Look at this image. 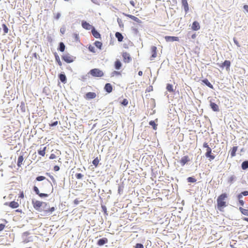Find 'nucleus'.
I'll return each mask as SVG.
<instances>
[{"mask_svg":"<svg viewBox=\"0 0 248 248\" xmlns=\"http://www.w3.org/2000/svg\"><path fill=\"white\" fill-rule=\"evenodd\" d=\"M5 225L3 224H0V232L2 231L5 228Z\"/></svg>","mask_w":248,"mask_h":248,"instance_id":"nucleus-53","label":"nucleus"},{"mask_svg":"<svg viewBox=\"0 0 248 248\" xmlns=\"http://www.w3.org/2000/svg\"><path fill=\"white\" fill-rule=\"evenodd\" d=\"M187 181L188 182L195 183L196 182V179L192 177H189L187 178Z\"/></svg>","mask_w":248,"mask_h":248,"instance_id":"nucleus-37","label":"nucleus"},{"mask_svg":"<svg viewBox=\"0 0 248 248\" xmlns=\"http://www.w3.org/2000/svg\"><path fill=\"white\" fill-rule=\"evenodd\" d=\"M43 203V202L39 201H32L34 208L38 211H40V207L42 206Z\"/></svg>","mask_w":248,"mask_h":248,"instance_id":"nucleus-5","label":"nucleus"},{"mask_svg":"<svg viewBox=\"0 0 248 248\" xmlns=\"http://www.w3.org/2000/svg\"><path fill=\"white\" fill-rule=\"evenodd\" d=\"M59 78L62 82L64 83L66 82V78L65 75L62 74H60L59 75Z\"/></svg>","mask_w":248,"mask_h":248,"instance_id":"nucleus-28","label":"nucleus"},{"mask_svg":"<svg viewBox=\"0 0 248 248\" xmlns=\"http://www.w3.org/2000/svg\"><path fill=\"white\" fill-rule=\"evenodd\" d=\"M210 107L212 108V109L215 111H217L219 110L218 106L215 103L211 102Z\"/></svg>","mask_w":248,"mask_h":248,"instance_id":"nucleus-20","label":"nucleus"},{"mask_svg":"<svg viewBox=\"0 0 248 248\" xmlns=\"http://www.w3.org/2000/svg\"><path fill=\"white\" fill-rule=\"evenodd\" d=\"M165 39L167 42H173L179 41V38L178 37L175 36H166L165 37Z\"/></svg>","mask_w":248,"mask_h":248,"instance_id":"nucleus-12","label":"nucleus"},{"mask_svg":"<svg viewBox=\"0 0 248 248\" xmlns=\"http://www.w3.org/2000/svg\"><path fill=\"white\" fill-rule=\"evenodd\" d=\"M94 45L99 49H101L102 46V44L101 42L99 41H95L94 43Z\"/></svg>","mask_w":248,"mask_h":248,"instance_id":"nucleus-34","label":"nucleus"},{"mask_svg":"<svg viewBox=\"0 0 248 248\" xmlns=\"http://www.w3.org/2000/svg\"><path fill=\"white\" fill-rule=\"evenodd\" d=\"M46 174L47 175H48L49 176V177L50 178V179L52 180V182H53V183L55 184H56V180L55 179V178H54V177L52 175H50L49 173H46Z\"/></svg>","mask_w":248,"mask_h":248,"instance_id":"nucleus-46","label":"nucleus"},{"mask_svg":"<svg viewBox=\"0 0 248 248\" xmlns=\"http://www.w3.org/2000/svg\"><path fill=\"white\" fill-rule=\"evenodd\" d=\"M242 168L243 170H246L248 168V161H245L242 163Z\"/></svg>","mask_w":248,"mask_h":248,"instance_id":"nucleus-32","label":"nucleus"},{"mask_svg":"<svg viewBox=\"0 0 248 248\" xmlns=\"http://www.w3.org/2000/svg\"><path fill=\"white\" fill-rule=\"evenodd\" d=\"M135 248H144V247L142 244L140 243H138L135 245Z\"/></svg>","mask_w":248,"mask_h":248,"instance_id":"nucleus-45","label":"nucleus"},{"mask_svg":"<svg viewBox=\"0 0 248 248\" xmlns=\"http://www.w3.org/2000/svg\"><path fill=\"white\" fill-rule=\"evenodd\" d=\"M56 155H55V154H51L50 155V156H49V158H50V159H55V158H56Z\"/></svg>","mask_w":248,"mask_h":248,"instance_id":"nucleus-52","label":"nucleus"},{"mask_svg":"<svg viewBox=\"0 0 248 248\" xmlns=\"http://www.w3.org/2000/svg\"><path fill=\"white\" fill-rule=\"evenodd\" d=\"M53 169L55 171H57L59 170L60 167L58 166H55Z\"/></svg>","mask_w":248,"mask_h":248,"instance_id":"nucleus-55","label":"nucleus"},{"mask_svg":"<svg viewBox=\"0 0 248 248\" xmlns=\"http://www.w3.org/2000/svg\"><path fill=\"white\" fill-rule=\"evenodd\" d=\"M2 28H3L4 32L5 33H8V28H7L6 25L5 24H3L2 25Z\"/></svg>","mask_w":248,"mask_h":248,"instance_id":"nucleus-38","label":"nucleus"},{"mask_svg":"<svg viewBox=\"0 0 248 248\" xmlns=\"http://www.w3.org/2000/svg\"><path fill=\"white\" fill-rule=\"evenodd\" d=\"M244 9L247 12H248V5H245L244 6Z\"/></svg>","mask_w":248,"mask_h":248,"instance_id":"nucleus-61","label":"nucleus"},{"mask_svg":"<svg viewBox=\"0 0 248 248\" xmlns=\"http://www.w3.org/2000/svg\"><path fill=\"white\" fill-rule=\"evenodd\" d=\"M55 210V208L54 207H51L49 208L48 210H46L44 211L45 214L46 215H49L50 214L52 213L53 212H54Z\"/></svg>","mask_w":248,"mask_h":248,"instance_id":"nucleus-24","label":"nucleus"},{"mask_svg":"<svg viewBox=\"0 0 248 248\" xmlns=\"http://www.w3.org/2000/svg\"><path fill=\"white\" fill-rule=\"evenodd\" d=\"M46 147H45L43 148V149H40V150H38V154L42 156H45L46 154Z\"/></svg>","mask_w":248,"mask_h":248,"instance_id":"nucleus-26","label":"nucleus"},{"mask_svg":"<svg viewBox=\"0 0 248 248\" xmlns=\"http://www.w3.org/2000/svg\"><path fill=\"white\" fill-rule=\"evenodd\" d=\"M191 28L193 31L199 30L200 29V25L199 22L196 21H194L192 23Z\"/></svg>","mask_w":248,"mask_h":248,"instance_id":"nucleus-15","label":"nucleus"},{"mask_svg":"<svg viewBox=\"0 0 248 248\" xmlns=\"http://www.w3.org/2000/svg\"><path fill=\"white\" fill-rule=\"evenodd\" d=\"M92 33L93 35L96 38H100L101 35L94 28H93L92 30Z\"/></svg>","mask_w":248,"mask_h":248,"instance_id":"nucleus-18","label":"nucleus"},{"mask_svg":"<svg viewBox=\"0 0 248 248\" xmlns=\"http://www.w3.org/2000/svg\"><path fill=\"white\" fill-rule=\"evenodd\" d=\"M81 25L83 28L87 30H92L93 28H94L93 26L84 20L82 21Z\"/></svg>","mask_w":248,"mask_h":248,"instance_id":"nucleus-7","label":"nucleus"},{"mask_svg":"<svg viewBox=\"0 0 248 248\" xmlns=\"http://www.w3.org/2000/svg\"><path fill=\"white\" fill-rule=\"evenodd\" d=\"M234 42L237 45V46H238V47L240 46V45H239L238 42L236 40H235V39H234Z\"/></svg>","mask_w":248,"mask_h":248,"instance_id":"nucleus-63","label":"nucleus"},{"mask_svg":"<svg viewBox=\"0 0 248 248\" xmlns=\"http://www.w3.org/2000/svg\"><path fill=\"white\" fill-rule=\"evenodd\" d=\"M88 49L92 52H93V53L95 52L94 47L92 45H90L89 46Z\"/></svg>","mask_w":248,"mask_h":248,"instance_id":"nucleus-40","label":"nucleus"},{"mask_svg":"<svg viewBox=\"0 0 248 248\" xmlns=\"http://www.w3.org/2000/svg\"><path fill=\"white\" fill-rule=\"evenodd\" d=\"M166 89L169 92L172 93L173 92V86L170 84H167Z\"/></svg>","mask_w":248,"mask_h":248,"instance_id":"nucleus-31","label":"nucleus"},{"mask_svg":"<svg viewBox=\"0 0 248 248\" xmlns=\"http://www.w3.org/2000/svg\"><path fill=\"white\" fill-rule=\"evenodd\" d=\"M203 146L206 148V152L205 154L206 157L209 158L210 161L214 159L215 156L214 155H212V149L209 146L208 143L207 142H204L203 144Z\"/></svg>","mask_w":248,"mask_h":248,"instance_id":"nucleus-2","label":"nucleus"},{"mask_svg":"<svg viewBox=\"0 0 248 248\" xmlns=\"http://www.w3.org/2000/svg\"><path fill=\"white\" fill-rule=\"evenodd\" d=\"M89 73L93 77L98 78L102 77L104 75V72L98 68H94L91 70L89 72Z\"/></svg>","mask_w":248,"mask_h":248,"instance_id":"nucleus-3","label":"nucleus"},{"mask_svg":"<svg viewBox=\"0 0 248 248\" xmlns=\"http://www.w3.org/2000/svg\"><path fill=\"white\" fill-rule=\"evenodd\" d=\"M117 22L118 23V24H119L120 26L121 25V24H122V20L121 19L119 18H117Z\"/></svg>","mask_w":248,"mask_h":248,"instance_id":"nucleus-57","label":"nucleus"},{"mask_svg":"<svg viewBox=\"0 0 248 248\" xmlns=\"http://www.w3.org/2000/svg\"><path fill=\"white\" fill-rule=\"evenodd\" d=\"M190 161V159L188 155H185L182 157L181 160H180V163L181 165L183 166L186 163Z\"/></svg>","mask_w":248,"mask_h":248,"instance_id":"nucleus-11","label":"nucleus"},{"mask_svg":"<svg viewBox=\"0 0 248 248\" xmlns=\"http://www.w3.org/2000/svg\"><path fill=\"white\" fill-rule=\"evenodd\" d=\"M235 177L233 175H232L229 178V180H228V182L230 183H232L233 182V181L235 180Z\"/></svg>","mask_w":248,"mask_h":248,"instance_id":"nucleus-39","label":"nucleus"},{"mask_svg":"<svg viewBox=\"0 0 248 248\" xmlns=\"http://www.w3.org/2000/svg\"><path fill=\"white\" fill-rule=\"evenodd\" d=\"M61 16V14L60 13H57L56 15L55 18L57 19H58Z\"/></svg>","mask_w":248,"mask_h":248,"instance_id":"nucleus-59","label":"nucleus"},{"mask_svg":"<svg viewBox=\"0 0 248 248\" xmlns=\"http://www.w3.org/2000/svg\"><path fill=\"white\" fill-rule=\"evenodd\" d=\"M237 150V146H234L232 147V148L231 150V155L232 157L234 156L235 155L236 152Z\"/></svg>","mask_w":248,"mask_h":248,"instance_id":"nucleus-27","label":"nucleus"},{"mask_svg":"<svg viewBox=\"0 0 248 248\" xmlns=\"http://www.w3.org/2000/svg\"><path fill=\"white\" fill-rule=\"evenodd\" d=\"M239 209L242 214L248 216V209H244L242 207H239Z\"/></svg>","mask_w":248,"mask_h":248,"instance_id":"nucleus-29","label":"nucleus"},{"mask_svg":"<svg viewBox=\"0 0 248 248\" xmlns=\"http://www.w3.org/2000/svg\"><path fill=\"white\" fill-rule=\"evenodd\" d=\"M239 200V202L241 206H244V202L241 200V199H238Z\"/></svg>","mask_w":248,"mask_h":248,"instance_id":"nucleus-54","label":"nucleus"},{"mask_svg":"<svg viewBox=\"0 0 248 248\" xmlns=\"http://www.w3.org/2000/svg\"><path fill=\"white\" fill-rule=\"evenodd\" d=\"M58 124V121H55V122H53L52 124H49V126H56V125H57Z\"/></svg>","mask_w":248,"mask_h":248,"instance_id":"nucleus-51","label":"nucleus"},{"mask_svg":"<svg viewBox=\"0 0 248 248\" xmlns=\"http://www.w3.org/2000/svg\"><path fill=\"white\" fill-rule=\"evenodd\" d=\"M202 82L206 84L208 87H209L211 89H213V86L212 84L208 81L207 78H205L202 80Z\"/></svg>","mask_w":248,"mask_h":248,"instance_id":"nucleus-22","label":"nucleus"},{"mask_svg":"<svg viewBox=\"0 0 248 248\" xmlns=\"http://www.w3.org/2000/svg\"><path fill=\"white\" fill-rule=\"evenodd\" d=\"M99 162V159L98 158V157H96L93 161V165L95 166V167H97L98 166Z\"/></svg>","mask_w":248,"mask_h":248,"instance_id":"nucleus-36","label":"nucleus"},{"mask_svg":"<svg viewBox=\"0 0 248 248\" xmlns=\"http://www.w3.org/2000/svg\"><path fill=\"white\" fill-rule=\"evenodd\" d=\"M33 189L36 194H37V195L39 194V190L36 186H34L33 187Z\"/></svg>","mask_w":248,"mask_h":248,"instance_id":"nucleus-49","label":"nucleus"},{"mask_svg":"<svg viewBox=\"0 0 248 248\" xmlns=\"http://www.w3.org/2000/svg\"><path fill=\"white\" fill-rule=\"evenodd\" d=\"M73 37L76 41H79V36H78V34L77 33H74L73 34Z\"/></svg>","mask_w":248,"mask_h":248,"instance_id":"nucleus-44","label":"nucleus"},{"mask_svg":"<svg viewBox=\"0 0 248 248\" xmlns=\"http://www.w3.org/2000/svg\"><path fill=\"white\" fill-rule=\"evenodd\" d=\"M108 242V240L107 238H103L102 239H99L97 244L98 246H103L104 244L107 243Z\"/></svg>","mask_w":248,"mask_h":248,"instance_id":"nucleus-16","label":"nucleus"},{"mask_svg":"<svg viewBox=\"0 0 248 248\" xmlns=\"http://www.w3.org/2000/svg\"><path fill=\"white\" fill-rule=\"evenodd\" d=\"M96 97V94L93 92H89L86 93L84 98L87 100L95 98Z\"/></svg>","mask_w":248,"mask_h":248,"instance_id":"nucleus-10","label":"nucleus"},{"mask_svg":"<svg viewBox=\"0 0 248 248\" xmlns=\"http://www.w3.org/2000/svg\"><path fill=\"white\" fill-rule=\"evenodd\" d=\"M115 68L117 70H119L121 68L122 66V63L119 60H117L115 62Z\"/></svg>","mask_w":248,"mask_h":248,"instance_id":"nucleus-25","label":"nucleus"},{"mask_svg":"<svg viewBox=\"0 0 248 248\" xmlns=\"http://www.w3.org/2000/svg\"><path fill=\"white\" fill-rule=\"evenodd\" d=\"M65 31V30L64 28H61L60 30V31L62 34L64 33Z\"/></svg>","mask_w":248,"mask_h":248,"instance_id":"nucleus-60","label":"nucleus"},{"mask_svg":"<svg viewBox=\"0 0 248 248\" xmlns=\"http://www.w3.org/2000/svg\"><path fill=\"white\" fill-rule=\"evenodd\" d=\"M247 195H248V191H243V192H241V193H240L237 196V198H238V199H242L243 196H247Z\"/></svg>","mask_w":248,"mask_h":248,"instance_id":"nucleus-30","label":"nucleus"},{"mask_svg":"<svg viewBox=\"0 0 248 248\" xmlns=\"http://www.w3.org/2000/svg\"><path fill=\"white\" fill-rule=\"evenodd\" d=\"M115 37L117 38L118 41L119 42H122L124 38V37L122 35V34L119 32H116Z\"/></svg>","mask_w":248,"mask_h":248,"instance_id":"nucleus-23","label":"nucleus"},{"mask_svg":"<svg viewBox=\"0 0 248 248\" xmlns=\"http://www.w3.org/2000/svg\"><path fill=\"white\" fill-rule=\"evenodd\" d=\"M181 2L186 13H187L189 11V6L187 0H182Z\"/></svg>","mask_w":248,"mask_h":248,"instance_id":"nucleus-13","label":"nucleus"},{"mask_svg":"<svg viewBox=\"0 0 248 248\" xmlns=\"http://www.w3.org/2000/svg\"><path fill=\"white\" fill-rule=\"evenodd\" d=\"M152 56L151 60H154L157 56V48L155 46H152L151 48Z\"/></svg>","mask_w":248,"mask_h":248,"instance_id":"nucleus-9","label":"nucleus"},{"mask_svg":"<svg viewBox=\"0 0 248 248\" xmlns=\"http://www.w3.org/2000/svg\"><path fill=\"white\" fill-rule=\"evenodd\" d=\"M18 198L21 199H23L24 198V194L23 191H21L20 192Z\"/></svg>","mask_w":248,"mask_h":248,"instance_id":"nucleus-48","label":"nucleus"},{"mask_svg":"<svg viewBox=\"0 0 248 248\" xmlns=\"http://www.w3.org/2000/svg\"><path fill=\"white\" fill-rule=\"evenodd\" d=\"M38 195L41 197H46L48 196V194L45 193H40Z\"/></svg>","mask_w":248,"mask_h":248,"instance_id":"nucleus-50","label":"nucleus"},{"mask_svg":"<svg viewBox=\"0 0 248 248\" xmlns=\"http://www.w3.org/2000/svg\"><path fill=\"white\" fill-rule=\"evenodd\" d=\"M24 157L23 155H20L17 159V165L18 167H20L23 163Z\"/></svg>","mask_w":248,"mask_h":248,"instance_id":"nucleus-21","label":"nucleus"},{"mask_svg":"<svg viewBox=\"0 0 248 248\" xmlns=\"http://www.w3.org/2000/svg\"><path fill=\"white\" fill-rule=\"evenodd\" d=\"M56 60L57 61L58 64L60 66H62V62H61L60 58L58 56H56Z\"/></svg>","mask_w":248,"mask_h":248,"instance_id":"nucleus-47","label":"nucleus"},{"mask_svg":"<svg viewBox=\"0 0 248 248\" xmlns=\"http://www.w3.org/2000/svg\"><path fill=\"white\" fill-rule=\"evenodd\" d=\"M79 201H78V199H76L74 201V203L75 204H78L79 203Z\"/></svg>","mask_w":248,"mask_h":248,"instance_id":"nucleus-58","label":"nucleus"},{"mask_svg":"<svg viewBox=\"0 0 248 248\" xmlns=\"http://www.w3.org/2000/svg\"><path fill=\"white\" fill-rule=\"evenodd\" d=\"M228 195L227 193H222L217 198V208L220 211H223V209L227 206V199Z\"/></svg>","mask_w":248,"mask_h":248,"instance_id":"nucleus-1","label":"nucleus"},{"mask_svg":"<svg viewBox=\"0 0 248 248\" xmlns=\"http://www.w3.org/2000/svg\"><path fill=\"white\" fill-rule=\"evenodd\" d=\"M83 177V175L81 173H77L76 174V177L78 179H80Z\"/></svg>","mask_w":248,"mask_h":248,"instance_id":"nucleus-43","label":"nucleus"},{"mask_svg":"<svg viewBox=\"0 0 248 248\" xmlns=\"http://www.w3.org/2000/svg\"><path fill=\"white\" fill-rule=\"evenodd\" d=\"M231 66V62L230 61L225 60L220 65V67L224 68L226 67V69L227 71L230 70V67Z\"/></svg>","mask_w":248,"mask_h":248,"instance_id":"nucleus-8","label":"nucleus"},{"mask_svg":"<svg viewBox=\"0 0 248 248\" xmlns=\"http://www.w3.org/2000/svg\"><path fill=\"white\" fill-rule=\"evenodd\" d=\"M121 104L123 106H127L128 104V101L126 99H124L122 102H121Z\"/></svg>","mask_w":248,"mask_h":248,"instance_id":"nucleus-41","label":"nucleus"},{"mask_svg":"<svg viewBox=\"0 0 248 248\" xmlns=\"http://www.w3.org/2000/svg\"><path fill=\"white\" fill-rule=\"evenodd\" d=\"M149 124L153 127L154 130H156L157 129V124H156L154 121H151L149 122Z\"/></svg>","mask_w":248,"mask_h":248,"instance_id":"nucleus-33","label":"nucleus"},{"mask_svg":"<svg viewBox=\"0 0 248 248\" xmlns=\"http://www.w3.org/2000/svg\"><path fill=\"white\" fill-rule=\"evenodd\" d=\"M8 205L12 208H16L19 206V203L15 201H12L10 202Z\"/></svg>","mask_w":248,"mask_h":248,"instance_id":"nucleus-19","label":"nucleus"},{"mask_svg":"<svg viewBox=\"0 0 248 248\" xmlns=\"http://www.w3.org/2000/svg\"><path fill=\"white\" fill-rule=\"evenodd\" d=\"M112 76H113L115 75H120V73L119 72L114 71L112 72Z\"/></svg>","mask_w":248,"mask_h":248,"instance_id":"nucleus-56","label":"nucleus"},{"mask_svg":"<svg viewBox=\"0 0 248 248\" xmlns=\"http://www.w3.org/2000/svg\"><path fill=\"white\" fill-rule=\"evenodd\" d=\"M46 177L43 176H39L36 177V179L38 181H41L45 180Z\"/></svg>","mask_w":248,"mask_h":248,"instance_id":"nucleus-42","label":"nucleus"},{"mask_svg":"<svg viewBox=\"0 0 248 248\" xmlns=\"http://www.w3.org/2000/svg\"><path fill=\"white\" fill-rule=\"evenodd\" d=\"M64 49H65V45H64V44L63 43L61 42L60 43L59 50L61 52H63L64 51Z\"/></svg>","mask_w":248,"mask_h":248,"instance_id":"nucleus-35","label":"nucleus"},{"mask_svg":"<svg viewBox=\"0 0 248 248\" xmlns=\"http://www.w3.org/2000/svg\"><path fill=\"white\" fill-rule=\"evenodd\" d=\"M130 3L132 5L133 7H135V4L133 0H131L130 1Z\"/></svg>","mask_w":248,"mask_h":248,"instance_id":"nucleus-62","label":"nucleus"},{"mask_svg":"<svg viewBox=\"0 0 248 248\" xmlns=\"http://www.w3.org/2000/svg\"><path fill=\"white\" fill-rule=\"evenodd\" d=\"M122 56L123 57L124 62L125 63L129 62L132 60L130 54L126 52L123 53Z\"/></svg>","mask_w":248,"mask_h":248,"instance_id":"nucleus-6","label":"nucleus"},{"mask_svg":"<svg viewBox=\"0 0 248 248\" xmlns=\"http://www.w3.org/2000/svg\"><path fill=\"white\" fill-rule=\"evenodd\" d=\"M123 14L125 16L128 17L129 18H131L132 20H133V21H134L137 23H140L141 22V20L140 19H139L138 17L133 16V15L126 14H124V13H123Z\"/></svg>","mask_w":248,"mask_h":248,"instance_id":"nucleus-14","label":"nucleus"},{"mask_svg":"<svg viewBox=\"0 0 248 248\" xmlns=\"http://www.w3.org/2000/svg\"><path fill=\"white\" fill-rule=\"evenodd\" d=\"M62 60L67 63H71L74 62L75 57L70 55L69 54H64L62 56Z\"/></svg>","mask_w":248,"mask_h":248,"instance_id":"nucleus-4","label":"nucleus"},{"mask_svg":"<svg viewBox=\"0 0 248 248\" xmlns=\"http://www.w3.org/2000/svg\"><path fill=\"white\" fill-rule=\"evenodd\" d=\"M105 90L108 93H110L112 91V87L110 83L106 84L105 87Z\"/></svg>","mask_w":248,"mask_h":248,"instance_id":"nucleus-17","label":"nucleus"},{"mask_svg":"<svg viewBox=\"0 0 248 248\" xmlns=\"http://www.w3.org/2000/svg\"><path fill=\"white\" fill-rule=\"evenodd\" d=\"M196 36H197L196 34V33H194L192 35L191 38L192 39H195L196 37Z\"/></svg>","mask_w":248,"mask_h":248,"instance_id":"nucleus-64","label":"nucleus"}]
</instances>
